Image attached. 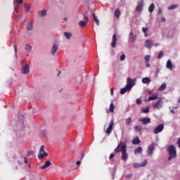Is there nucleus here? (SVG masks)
Masks as SVG:
<instances>
[{"label": "nucleus", "mask_w": 180, "mask_h": 180, "mask_svg": "<svg viewBox=\"0 0 180 180\" xmlns=\"http://www.w3.org/2000/svg\"><path fill=\"white\" fill-rule=\"evenodd\" d=\"M51 165V162L50 160H47L45 164L41 167V169H46V168H49Z\"/></svg>", "instance_id": "obj_19"}, {"label": "nucleus", "mask_w": 180, "mask_h": 180, "mask_svg": "<svg viewBox=\"0 0 180 180\" xmlns=\"http://www.w3.org/2000/svg\"><path fill=\"white\" fill-rule=\"evenodd\" d=\"M132 177H133V174H129L125 175V178H127V179H130Z\"/></svg>", "instance_id": "obj_44"}, {"label": "nucleus", "mask_w": 180, "mask_h": 180, "mask_svg": "<svg viewBox=\"0 0 180 180\" xmlns=\"http://www.w3.org/2000/svg\"><path fill=\"white\" fill-rule=\"evenodd\" d=\"M161 22H165V17H162V18H161Z\"/></svg>", "instance_id": "obj_57"}, {"label": "nucleus", "mask_w": 180, "mask_h": 180, "mask_svg": "<svg viewBox=\"0 0 180 180\" xmlns=\"http://www.w3.org/2000/svg\"><path fill=\"white\" fill-rule=\"evenodd\" d=\"M13 47H14V51L15 53V57H18V55H16V53H18V48H16L15 44H14Z\"/></svg>", "instance_id": "obj_47"}, {"label": "nucleus", "mask_w": 180, "mask_h": 180, "mask_svg": "<svg viewBox=\"0 0 180 180\" xmlns=\"http://www.w3.org/2000/svg\"><path fill=\"white\" fill-rule=\"evenodd\" d=\"M25 9L27 11V12H29L30 11V8H32V5L29 4H24Z\"/></svg>", "instance_id": "obj_34"}, {"label": "nucleus", "mask_w": 180, "mask_h": 180, "mask_svg": "<svg viewBox=\"0 0 180 180\" xmlns=\"http://www.w3.org/2000/svg\"><path fill=\"white\" fill-rule=\"evenodd\" d=\"M136 105H141V99L140 98L136 99Z\"/></svg>", "instance_id": "obj_48"}, {"label": "nucleus", "mask_w": 180, "mask_h": 180, "mask_svg": "<svg viewBox=\"0 0 180 180\" xmlns=\"http://www.w3.org/2000/svg\"><path fill=\"white\" fill-rule=\"evenodd\" d=\"M153 46H155V47H158L160 46V43L153 44Z\"/></svg>", "instance_id": "obj_59"}, {"label": "nucleus", "mask_w": 180, "mask_h": 180, "mask_svg": "<svg viewBox=\"0 0 180 180\" xmlns=\"http://www.w3.org/2000/svg\"><path fill=\"white\" fill-rule=\"evenodd\" d=\"M21 64L22 65H26V60H21Z\"/></svg>", "instance_id": "obj_52"}, {"label": "nucleus", "mask_w": 180, "mask_h": 180, "mask_svg": "<svg viewBox=\"0 0 180 180\" xmlns=\"http://www.w3.org/2000/svg\"><path fill=\"white\" fill-rule=\"evenodd\" d=\"M154 46V41L151 39H147L145 41V47L146 49H153V46Z\"/></svg>", "instance_id": "obj_11"}, {"label": "nucleus", "mask_w": 180, "mask_h": 180, "mask_svg": "<svg viewBox=\"0 0 180 180\" xmlns=\"http://www.w3.org/2000/svg\"><path fill=\"white\" fill-rule=\"evenodd\" d=\"M155 8V5L154 4V3H152L148 7V12H150V13H153V12H154Z\"/></svg>", "instance_id": "obj_27"}, {"label": "nucleus", "mask_w": 180, "mask_h": 180, "mask_svg": "<svg viewBox=\"0 0 180 180\" xmlns=\"http://www.w3.org/2000/svg\"><path fill=\"white\" fill-rule=\"evenodd\" d=\"M134 130L136 131V133H141V130H143V128L140 125H136L134 127Z\"/></svg>", "instance_id": "obj_21"}, {"label": "nucleus", "mask_w": 180, "mask_h": 180, "mask_svg": "<svg viewBox=\"0 0 180 180\" xmlns=\"http://www.w3.org/2000/svg\"><path fill=\"white\" fill-rule=\"evenodd\" d=\"M130 123H131V117H129L125 120V124H127V126H129Z\"/></svg>", "instance_id": "obj_36"}, {"label": "nucleus", "mask_w": 180, "mask_h": 180, "mask_svg": "<svg viewBox=\"0 0 180 180\" xmlns=\"http://www.w3.org/2000/svg\"><path fill=\"white\" fill-rule=\"evenodd\" d=\"M144 58H145V62L150 61V56L149 55L145 56Z\"/></svg>", "instance_id": "obj_45"}, {"label": "nucleus", "mask_w": 180, "mask_h": 180, "mask_svg": "<svg viewBox=\"0 0 180 180\" xmlns=\"http://www.w3.org/2000/svg\"><path fill=\"white\" fill-rule=\"evenodd\" d=\"M166 68H167V70H169V71H172V70L175 68V65L172 64L171 60H168L167 61Z\"/></svg>", "instance_id": "obj_13"}, {"label": "nucleus", "mask_w": 180, "mask_h": 180, "mask_svg": "<svg viewBox=\"0 0 180 180\" xmlns=\"http://www.w3.org/2000/svg\"><path fill=\"white\" fill-rule=\"evenodd\" d=\"M167 151L169 154L167 161H172L174 158H176V149L175 148V146L169 145L167 148Z\"/></svg>", "instance_id": "obj_1"}, {"label": "nucleus", "mask_w": 180, "mask_h": 180, "mask_svg": "<svg viewBox=\"0 0 180 180\" xmlns=\"http://www.w3.org/2000/svg\"><path fill=\"white\" fill-rule=\"evenodd\" d=\"M145 64L148 68H150V63H148V62H145Z\"/></svg>", "instance_id": "obj_54"}, {"label": "nucleus", "mask_w": 180, "mask_h": 180, "mask_svg": "<svg viewBox=\"0 0 180 180\" xmlns=\"http://www.w3.org/2000/svg\"><path fill=\"white\" fill-rule=\"evenodd\" d=\"M120 147L122 148V145L120 143L117 147L115 149V153L120 152Z\"/></svg>", "instance_id": "obj_38"}, {"label": "nucleus", "mask_w": 180, "mask_h": 180, "mask_svg": "<svg viewBox=\"0 0 180 180\" xmlns=\"http://www.w3.org/2000/svg\"><path fill=\"white\" fill-rule=\"evenodd\" d=\"M162 98H160L159 100L153 105V108L160 110V109H162Z\"/></svg>", "instance_id": "obj_7"}, {"label": "nucleus", "mask_w": 180, "mask_h": 180, "mask_svg": "<svg viewBox=\"0 0 180 180\" xmlns=\"http://www.w3.org/2000/svg\"><path fill=\"white\" fill-rule=\"evenodd\" d=\"M76 165H81V161H77V162H76Z\"/></svg>", "instance_id": "obj_61"}, {"label": "nucleus", "mask_w": 180, "mask_h": 180, "mask_svg": "<svg viewBox=\"0 0 180 180\" xmlns=\"http://www.w3.org/2000/svg\"><path fill=\"white\" fill-rule=\"evenodd\" d=\"M115 18H117V19L120 18V11H119L118 8H117L115 11Z\"/></svg>", "instance_id": "obj_35"}, {"label": "nucleus", "mask_w": 180, "mask_h": 180, "mask_svg": "<svg viewBox=\"0 0 180 180\" xmlns=\"http://www.w3.org/2000/svg\"><path fill=\"white\" fill-rule=\"evenodd\" d=\"M127 91H130L127 86H125L124 88L121 89L120 94L121 95H124L127 92Z\"/></svg>", "instance_id": "obj_25"}, {"label": "nucleus", "mask_w": 180, "mask_h": 180, "mask_svg": "<svg viewBox=\"0 0 180 180\" xmlns=\"http://www.w3.org/2000/svg\"><path fill=\"white\" fill-rule=\"evenodd\" d=\"M24 162H25V164H27V162H28L27 158H26V157L24 158Z\"/></svg>", "instance_id": "obj_56"}, {"label": "nucleus", "mask_w": 180, "mask_h": 180, "mask_svg": "<svg viewBox=\"0 0 180 180\" xmlns=\"http://www.w3.org/2000/svg\"><path fill=\"white\" fill-rule=\"evenodd\" d=\"M148 163V161L147 160H145L141 163H137V162L134 163L133 167L134 168H141L143 167H146V165H147Z\"/></svg>", "instance_id": "obj_9"}, {"label": "nucleus", "mask_w": 180, "mask_h": 180, "mask_svg": "<svg viewBox=\"0 0 180 180\" xmlns=\"http://www.w3.org/2000/svg\"><path fill=\"white\" fill-rule=\"evenodd\" d=\"M44 146L42 145L39 149V153H44Z\"/></svg>", "instance_id": "obj_46"}, {"label": "nucleus", "mask_w": 180, "mask_h": 180, "mask_svg": "<svg viewBox=\"0 0 180 180\" xmlns=\"http://www.w3.org/2000/svg\"><path fill=\"white\" fill-rule=\"evenodd\" d=\"M84 20H81L79 22V25L81 27H85L86 26V23H88L89 18H88V15L83 14Z\"/></svg>", "instance_id": "obj_5"}, {"label": "nucleus", "mask_w": 180, "mask_h": 180, "mask_svg": "<svg viewBox=\"0 0 180 180\" xmlns=\"http://www.w3.org/2000/svg\"><path fill=\"white\" fill-rule=\"evenodd\" d=\"M77 82H79V84H81V82H82V77H79Z\"/></svg>", "instance_id": "obj_50"}, {"label": "nucleus", "mask_w": 180, "mask_h": 180, "mask_svg": "<svg viewBox=\"0 0 180 180\" xmlns=\"http://www.w3.org/2000/svg\"><path fill=\"white\" fill-rule=\"evenodd\" d=\"M120 145L122 146V148H120V151L122 152V160L127 161L129 155H127V152H126V143L124 142H121Z\"/></svg>", "instance_id": "obj_2"}, {"label": "nucleus", "mask_w": 180, "mask_h": 180, "mask_svg": "<svg viewBox=\"0 0 180 180\" xmlns=\"http://www.w3.org/2000/svg\"><path fill=\"white\" fill-rule=\"evenodd\" d=\"M178 8V4H172L167 7L169 11H173V9H176Z\"/></svg>", "instance_id": "obj_32"}, {"label": "nucleus", "mask_w": 180, "mask_h": 180, "mask_svg": "<svg viewBox=\"0 0 180 180\" xmlns=\"http://www.w3.org/2000/svg\"><path fill=\"white\" fill-rule=\"evenodd\" d=\"M63 20H64L65 22H67V20H68V18H63Z\"/></svg>", "instance_id": "obj_63"}, {"label": "nucleus", "mask_w": 180, "mask_h": 180, "mask_svg": "<svg viewBox=\"0 0 180 180\" xmlns=\"http://www.w3.org/2000/svg\"><path fill=\"white\" fill-rule=\"evenodd\" d=\"M22 74H24L25 75H27L29 72H30V68L29 67L28 64H25L22 66L21 68Z\"/></svg>", "instance_id": "obj_8"}, {"label": "nucleus", "mask_w": 180, "mask_h": 180, "mask_svg": "<svg viewBox=\"0 0 180 180\" xmlns=\"http://www.w3.org/2000/svg\"><path fill=\"white\" fill-rule=\"evenodd\" d=\"M148 30V27H143V28H142V32H143V33H146Z\"/></svg>", "instance_id": "obj_49"}, {"label": "nucleus", "mask_w": 180, "mask_h": 180, "mask_svg": "<svg viewBox=\"0 0 180 180\" xmlns=\"http://www.w3.org/2000/svg\"><path fill=\"white\" fill-rule=\"evenodd\" d=\"M33 22L32 21H28L27 22V25H26V30H27V32H32V30H33Z\"/></svg>", "instance_id": "obj_15"}, {"label": "nucleus", "mask_w": 180, "mask_h": 180, "mask_svg": "<svg viewBox=\"0 0 180 180\" xmlns=\"http://www.w3.org/2000/svg\"><path fill=\"white\" fill-rule=\"evenodd\" d=\"M143 153V148L139 147L138 148H136L134 150L135 155H137V154H141Z\"/></svg>", "instance_id": "obj_26"}, {"label": "nucleus", "mask_w": 180, "mask_h": 180, "mask_svg": "<svg viewBox=\"0 0 180 180\" xmlns=\"http://www.w3.org/2000/svg\"><path fill=\"white\" fill-rule=\"evenodd\" d=\"M20 4H23V0H13L14 5H20Z\"/></svg>", "instance_id": "obj_37"}, {"label": "nucleus", "mask_w": 180, "mask_h": 180, "mask_svg": "<svg viewBox=\"0 0 180 180\" xmlns=\"http://www.w3.org/2000/svg\"><path fill=\"white\" fill-rule=\"evenodd\" d=\"M110 95L113 96V88L110 89Z\"/></svg>", "instance_id": "obj_58"}, {"label": "nucleus", "mask_w": 180, "mask_h": 180, "mask_svg": "<svg viewBox=\"0 0 180 180\" xmlns=\"http://www.w3.org/2000/svg\"><path fill=\"white\" fill-rule=\"evenodd\" d=\"M115 158V154L112 153V154L110 155L109 159L112 160V158Z\"/></svg>", "instance_id": "obj_53"}, {"label": "nucleus", "mask_w": 180, "mask_h": 180, "mask_svg": "<svg viewBox=\"0 0 180 180\" xmlns=\"http://www.w3.org/2000/svg\"><path fill=\"white\" fill-rule=\"evenodd\" d=\"M116 41H117V37L116 36V34H114L112 35V41L111 42V46L112 49H115L116 47Z\"/></svg>", "instance_id": "obj_17"}, {"label": "nucleus", "mask_w": 180, "mask_h": 180, "mask_svg": "<svg viewBox=\"0 0 180 180\" xmlns=\"http://www.w3.org/2000/svg\"><path fill=\"white\" fill-rule=\"evenodd\" d=\"M164 130V124H160L154 130L153 133L154 134H158L159 133H161Z\"/></svg>", "instance_id": "obj_10"}, {"label": "nucleus", "mask_w": 180, "mask_h": 180, "mask_svg": "<svg viewBox=\"0 0 180 180\" xmlns=\"http://www.w3.org/2000/svg\"><path fill=\"white\" fill-rule=\"evenodd\" d=\"M64 36L67 40H70V39H71L72 37V33L65 32Z\"/></svg>", "instance_id": "obj_23"}, {"label": "nucleus", "mask_w": 180, "mask_h": 180, "mask_svg": "<svg viewBox=\"0 0 180 180\" xmlns=\"http://www.w3.org/2000/svg\"><path fill=\"white\" fill-rule=\"evenodd\" d=\"M58 51V45L56 44H53L52 48L51 49V56H56V53Z\"/></svg>", "instance_id": "obj_12"}, {"label": "nucleus", "mask_w": 180, "mask_h": 180, "mask_svg": "<svg viewBox=\"0 0 180 180\" xmlns=\"http://www.w3.org/2000/svg\"><path fill=\"white\" fill-rule=\"evenodd\" d=\"M25 49L27 50V51H30L32 50V47L30 44L25 45Z\"/></svg>", "instance_id": "obj_39"}, {"label": "nucleus", "mask_w": 180, "mask_h": 180, "mask_svg": "<svg viewBox=\"0 0 180 180\" xmlns=\"http://www.w3.org/2000/svg\"><path fill=\"white\" fill-rule=\"evenodd\" d=\"M44 157H49V153L44 152V155H38V159L39 160H43Z\"/></svg>", "instance_id": "obj_30"}, {"label": "nucleus", "mask_w": 180, "mask_h": 180, "mask_svg": "<svg viewBox=\"0 0 180 180\" xmlns=\"http://www.w3.org/2000/svg\"><path fill=\"white\" fill-rule=\"evenodd\" d=\"M139 122H141L142 124L147 125L151 123V118L148 117H141L139 119Z\"/></svg>", "instance_id": "obj_6"}, {"label": "nucleus", "mask_w": 180, "mask_h": 180, "mask_svg": "<svg viewBox=\"0 0 180 180\" xmlns=\"http://www.w3.org/2000/svg\"><path fill=\"white\" fill-rule=\"evenodd\" d=\"M167 89V84L163 83L159 88V91H165Z\"/></svg>", "instance_id": "obj_33"}, {"label": "nucleus", "mask_w": 180, "mask_h": 180, "mask_svg": "<svg viewBox=\"0 0 180 180\" xmlns=\"http://www.w3.org/2000/svg\"><path fill=\"white\" fill-rule=\"evenodd\" d=\"M125 58H126V55H124V53H122V54L120 56V61H124Z\"/></svg>", "instance_id": "obj_41"}, {"label": "nucleus", "mask_w": 180, "mask_h": 180, "mask_svg": "<svg viewBox=\"0 0 180 180\" xmlns=\"http://www.w3.org/2000/svg\"><path fill=\"white\" fill-rule=\"evenodd\" d=\"M41 134H42L43 136H46V131H41Z\"/></svg>", "instance_id": "obj_60"}, {"label": "nucleus", "mask_w": 180, "mask_h": 180, "mask_svg": "<svg viewBox=\"0 0 180 180\" xmlns=\"http://www.w3.org/2000/svg\"><path fill=\"white\" fill-rule=\"evenodd\" d=\"M178 103H180V97L178 99Z\"/></svg>", "instance_id": "obj_64"}, {"label": "nucleus", "mask_w": 180, "mask_h": 180, "mask_svg": "<svg viewBox=\"0 0 180 180\" xmlns=\"http://www.w3.org/2000/svg\"><path fill=\"white\" fill-rule=\"evenodd\" d=\"M113 124H114V122H113V120H112L105 131L106 134L109 135L110 134V133H112V130H113Z\"/></svg>", "instance_id": "obj_14"}, {"label": "nucleus", "mask_w": 180, "mask_h": 180, "mask_svg": "<svg viewBox=\"0 0 180 180\" xmlns=\"http://www.w3.org/2000/svg\"><path fill=\"white\" fill-rule=\"evenodd\" d=\"M141 112L143 113H148L150 112V106H147L146 108H142Z\"/></svg>", "instance_id": "obj_31"}, {"label": "nucleus", "mask_w": 180, "mask_h": 180, "mask_svg": "<svg viewBox=\"0 0 180 180\" xmlns=\"http://www.w3.org/2000/svg\"><path fill=\"white\" fill-rule=\"evenodd\" d=\"M171 113H172V115H174V113H175V111L174 110H170Z\"/></svg>", "instance_id": "obj_62"}, {"label": "nucleus", "mask_w": 180, "mask_h": 180, "mask_svg": "<svg viewBox=\"0 0 180 180\" xmlns=\"http://www.w3.org/2000/svg\"><path fill=\"white\" fill-rule=\"evenodd\" d=\"M134 85H136V79H132L131 78L128 77L127 79V88L131 91V88H133Z\"/></svg>", "instance_id": "obj_3"}, {"label": "nucleus", "mask_w": 180, "mask_h": 180, "mask_svg": "<svg viewBox=\"0 0 180 180\" xmlns=\"http://www.w3.org/2000/svg\"><path fill=\"white\" fill-rule=\"evenodd\" d=\"M14 11H15V12H16V13H19V5H18V4L15 5V6H14Z\"/></svg>", "instance_id": "obj_42"}, {"label": "nucleus", "mask_w": 180, "mask_h": 180, "mask_svg": "<svg viewBox=\"0 0 180 180\" xmlns=\"http://www.w3.org/2000/svg\"><path fill=\"white\" fill-rule=\"evenodd\" d=\"M158 13H159V15L161 14V13H162V8H159V9H158Z\"/></svg>", "instance_id": "obj_55"}, {"label": "nucleus", "mask_w": 180, "mask_h": 180, "mask_svg": "<svg viewBox=\"0 0 180 180\" xmlns=\"http://www.w3.org/2000/svg\"><path fill=\"white\" fill-rule=\"evenodd\" d=\"M143 1H140L138 2L137 6L136 7V12H141L143 11Z\"/></svg>", "instance_id": "obj_16"}, {"label": "nucleus", "mask_w": 180, "mask_h": 180, "mask_svg": "<svg viewBox=\"0 0 180 180\" xmlns=\"http://www.w3.org/2000/svg\"><path fill=\"white\" fill-rule=\"evenodd\" d=\"M141 141H140V139H139V136H136L133 140H132V144L137 145L139 144Z\"/></svg>", "instance_id": "obj_24"}, {"label": "nucleus", "mask_w": 180, "mask_h": 180, "mask_svg": "<svg viewBox=\"0 0 180 180\" xmlns=\"http://www.w3.org/2000/svg\"><path fill=\"white\" fill-rule=\"evenodd\" d=\"M92 15H93V19H94L95 23L97 25V26H99L100 22H99V19H98V16H96L95 13H93Z\"/></svg>", "instance_id": "obj_20"}, {"label": "nucleus", "mask_w": 180, "mask_h": 180, "mask_svg": "<svg viewBox=\"0 0 180 180\" xmlns=\"http://www.w3.org/2000/svg\"><path fill=\"white\" fill-rule=\"evenodd\" d=\"M129 38L133 39V41H134V40L136 39V37H134V34H133V32L129 33Z\"/></svg>", "instance_id": "obj_43"}, {"label": "nucleus", "mask_w": 180, "mask_h": 180, "mask_svg": "<svg viewBox=\"0 0 180 180\" xmlns=\"http://www.w3.org/2000/svg\"><path fill=\"white\" fill-rule=\"evenodd\" d=\"M38 15L41 18H44V16L47 15V11L46 10L39 11Z\"/></svg>", "instance_id": "obj_18"}, {"label": "nucleus", "mask_w": 180, "mask_h": 180, "mask_svg": "<svg viewBox=\"0 0 180 180\" xmlns=\"http://www.w3.org/2000/svg\"><path fill=\"white\" fill-rule=\"evenodd\" d=\"M32 154H33V151H32V150L31 151H28L27 155V157H30V155H32Z\"/></svg>", "instance_id": "obj_51"}, {"label": "nucleus", "mask_w": 180, "mask_h": 180, "mask_svg": "<svg viewBox=\"0 0 180 180\" xmlns=\"http://www.w3.org/2000/svg\"><path fill=\"white\" fill-rule=\"evenodd\" d=\"M109 112H111L113 113L115 112V105H113V103H111L110 105L109 110H107L106 113H109Z\"/></svg>", "instance_id": "obj_22"}, {"label": "nucleus", "mask_w": 180, "mask_h": 180, "mask_svg": "<svg viewBox=\"0 0 180 180\" xmlns=\"http://www.w3.org/2000/svg\"><path fill=\"white\" fill-rule=\"evenodd\" d=\"M143 84H150L151 80L148 77H144L142 79Z\"/></svg>", "instance_id": "obj_29"}, {"label": "nucleus", "mask_w": 180, "mask_h": 180, "mask_svg": "<svg viewBox=\"0 0 180 180\" xmlns=\"http://www.w3.org/2000/svg\"><path fill=\"white\" fill-rule=\"evenodd\" d=\"M154 151H155V143L153 142L152 144H150L148 148V150H147L148 155L151 157V155L154 154Z\"/></svg>", "instance_id": "obj_4"}, {"label": "nucleus", "mask_w": 180, "mask_h": 180, "mask_svg": "<svg viewBox=\"0 0 180 180\" xmlns=\"http://www.w3.org/2000/svg\"><path fill=\"white\" fill-rule=\"evenodd\" d=\"M162 57H164V52L162 51H160L158 56V58L160 59L162 58Z\"/></svg>", "instance_id": "obj_40"}, {"label": "nucleus", "mask_w": 180, "mask_h": 180, "mask_svg": "<svg viewBox=\"0 0 180 180\" xmlns=\"http://www.w3.org/2000/svg\"><path fill=\"white\" fill-rule=\"evenodd\" d=\"M155 99H158V95L153 94V96H149L148 101L150 102V101H155Z\"/></svg>", "instance_id": "obj_28"}]
</instances>
